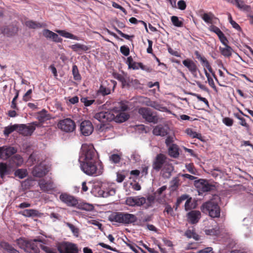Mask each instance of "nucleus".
<instances>
[{
  "label": "nucleus",
  "instance_id": "obj_1",
  "mask_svg": "<svg viewBox=\"0 0 253 253\" xmlns=\"http://www.w3.org/2000/svg\"><path fill=\"white\" fill-rule=\"evenodd\" d=\"M108 219L111 222L124 224L134 223L137 220L135 215L125 212H114L109 216Z\"/></svg>",
  "mask_w": 253,
  "mask_h": 253
},
{
  "label": "nucleus",
  "instance_id": "obj_2",
  "mask_svg": "<svg viewBox=\"0 0 253 253\" xmlns=\"http://www.w3.org/2000/svg\"><path fill=\"white\" fill-rule=\"evenodd\" d=\"M80 167L82 170L89 176H97L102 174V168L101 166L98 168L95 161L81 162Z\"/></svg>",
  "mask_w": 253,
  "mask_h": 253
},
{
  "label": "nucleus",
  "instance_id": "obj_3",
  "mask_svg": "<svg viewBox=\"0 0 253 253\" xmlns=\"http://www.w3.org/2000/svg\"><path fill=\"white\" fill-rule=\"evenodd\" d=\"M96 151L92 144H84L81 147L79 161H95Z\"/></svg>",
  "mask_w": 253,
  "mask_h": 253
},
{
  "label": "nucleus",
  "instance_id": "obj_4",
  "mask_svg": "<svg viewBox=\"0 0 253 253\" xmlns=\"http://www.w3.org/2000/svg\"><path fill=\"white\" fill-rule=\"evenodd\" d=\"M93 117L103 124L100 126L99 130L102 131H106L107 129H109L110 127L104 124L113 121V119H114V115L113 114L112 110L96 113L94 115Z\"/></svg>",
  "mask_w": 253,
  "mask_h": 253
},
{
  "label": "nucleus",
  "instance_id": "obj_5",
  "mask_svg": "<svg viewBox=\"0 0 253 253\" xmlns=\"http://www.w3.org/2000/svg\"><path fill=\"white\" fill-rule=\"evenodd\" d=\"M202 211L212 218L218 217L220 216V208L217 203L213 201H209L203 204L201 207Z\"/></svg>",
  "mask_w": 253,
  "mask_h": 253
},
{
  "label": "nucleus",
  "instance_id": "obj_6",
  "mask_svg": "<svg viewBox=\"0 0 253 253\" xmlns=\"http://www.w3.org/2000/svg\"><path fill=\"white\" fill-rule=\"evenodd\" d=\"M138 113L149 123L156 124L158 122L159 117L155 112H153L150 108L141 107L138 110Z\"/></svg>",
  "mask_w": 253,
  "mask_h": 253
},
{
  "label": "nucleus",
  "instance_id": "obj_7",
  "mask_svg": "<svg viewBox=\"0 0 253 253\" xmlns=\"http://www.w3.org/2000/svg\"><path fill=\"white\" fill-rule=\"evenodd\" d=\"M127 109V107L126 105H121L119 110L117 108H114L112 110V113L114 115L113 121L117 123H122L126 121L129 118V115L124 111Z\"/></svg>",
  "mask_w": 253,
  "mask_h": 253
},
{
  "label": "nucleus",
  "instance_id": "obj_8",
  "mask_svg": "<svg viewBox=\"0 0 253 253\" xmlns=\"http://www.w3.org/2000/svg\"><path fill=\"white\" fill-rule=\"evenodd\" d=\"M57 126L59 128L66 132H73L76 128L75 122L70 118L59 121Z\"/></svg>",
  "mask_w": 253,
  "mask_h": 253
},
{
  "label": "nucleus",
  "instance_id": "obj_9",
  "mask_svg": "<svg viewBox=\"0 0 253 253\" xmlns=\"http://www.w3.org/2000/svg\"><path fill=\"white\" fill-rule=\"evenodd\" d=\"M40 123L35 122L29 126L22 124L18 125V131L24 136L31 135L36 129V126H40Z\"/></svg>",
  "mask_w": 253,
  "mask_h": 253
},
{
  "label": "nucleus",
  "instance_id": "obj_10",
  "mask_svg": "<svg viewBox=\"0 0 253 253\" xmlns=\"http://www.w3.org/2000/svg\"><path fill=\"white\" fill-rule=\"evenodd\" d=\"M194 185L199 189V192L200 191L203 192L211 191L214 190L215 188L214 185L203 179L195 180Z\"/></svg>",
  "mask_w": 253,
  "mask_h": 253
},
{
  "label": "nucleus",
  "instance_id": "obj_11",
  "mask_svg": "<svg viewBox=\"0 0 253 253\" xmlns=\"http://www.w3.org/2000/svg\"><path fill=\"white\" fill-rule=\"evenodd\" d=\"M57 249L60 253H73L78 250L76 244L67 242L59 243Z\"/></svg>",
  "mask_w": 253,
  "mask_h": 253
},
{
  "label": "nucleus",
  "instance_id": "obj_12",
  "mask_svg": "<svg viewBox=\"0 0 253 253\" xmlns=\"http://www.w3.org/2000/svg\"><path fill=\"white\" fill-rule=\"evenodd\" d=\"M59 199L69 207L77 208L79 204L78 200L76 198L65 193L60 194Z\"/></svg>",
  "mask_w": 253,
  "mask_h": 253
},
{
  "label": "nucleus",
  "instance_id": "obj_13",
  "mask_svg": "<svg viewBox=\"0 0 253 253\" xmlns=\"http://www.w3.org/2000/svg\"><path fill=\"white\" fill-rule=\"evenodd\" d=\"M126 204L131 207H140L146 203V199L143 197L135 196L127 197Z\"/></svg>",
  "mask_w": 253,
  "mask_h": 253
},
{
  "label": "nucleus",
  "instance_id": "obj_14",
  "mask_svg": "<svg viewBox=\"0 0 253 253\" xmlns=\"http://www.w3.org/2000/svg\"><path fill=\"white\" fill-rule=\"evenodd\" d=\"M167 157L162 154L157 155L153 163V168L156 171H159L164 167L166 163Z\"/></svg>",
  "mask_w": 253,
  "mask_h": 253
},
{
  "label": "nucleus",
  "instance_id": "obj_15",
  "mask_svg": "<svg viewBox=\"0 0 253 253\" xmlns=\"http://www.w3.org/2000/svg\"><path fill=\"white\" fill-rule=\"evenodd\" d=\"M16 152V149L13 147H7L6 146L0 147V158L5 160Z\"/></svg>",
  "mask_w": 253,
  "mask_h": 253
},
{
  "label": "nucleus",
  "instance_id": "obj_16",
  "mask_svg": "<svg viewBox=\"0 0 253 253\" xmlns=\"http://www.w3.org/2000/svg\"><path fill=\"white\" fill-rule=\"evenodd\" d=\"M93 127L89 121H84L80 125V131L84 136H88L92 133Z\"/></svg>",
  "mask_w": 253,
  "mask_h": 253
},
{
  "label": "nucleus",
  "instance_id": "obj_17",
  "mask_svg": "<svg viewBox=\"0 0 253 253\" xmlns=\"http://www.w3.org/2000/svg\"><path fill=\"white\" fill-rule=\"evenodd\" d=\"M35 242L44 243L43 240L41 239H35L28 241V244L25 252L30 253H38L39 249Z\"/></svg>",
  "mask_w": 253,
  "mask_h": 253
},
{
  "label": "nucleus",
  "instance_id": "obj_18",
  "mask_svg": "<svg viewBox=\"0 0 253 253\" xmlns=\"http://www.w3.org/2000/svg\"><path fill=\"white\" fill-rule=\"evenodd\" d=\"M47 172V171L44 165L40 164L34 168L32 170V174L34 176L42 177L45 175Z\"/></svg>",
  "mask_w": 253,
  "mask_h": 253
},
{
  "label": "nucleus",
  "instance_id": "obj_19",
  "mask_svg": "<svg viewBox=\"0 0 253 253\" xmlns=\"http://www.w3.org/2000/svg\"><path fill=\"white\" fill-rule=\"evenodd\" d=\"M201 216V214L199 211H192L187 213V217L189 222L194 224L198 222Z\"/></svg>",
  "mask_w": 253,
  "mask_h": 253
},
{
  "label": "nucleus",
  "instance_id": "obj_20",
  "mask_svg": "<svg viewBox=\"0 0 253 253\" xmlns=\"http://www.w3.org/2000/svg\"><path fill=\"white\" fill-rule=\"evenodd\" d=\"M14 171L13 168L5 164L0 163V176L3 179L6 175H10Z\"/></svg>",
  "mask_w": 253,
  "mask_h": 253
},
{
  "label": "nucleus",
  "instance_id": "obj_21",
  "mask_svg": "<svg viewBox=\"0 0 253 253\" xmlns=\"http://www.w3.org/2000/svg\"><path fill=\"white\" fill-rule=\"evenodd\" d=\"M153 133L155 135L165 136L168 133V127L161 125H158L155 127Z\"/></svg>",
  "mask_w": 253,
  "mask_h": 253
},
{
  "label": "nucleus",
  "instance_id": "obj_22",
  "mask_svg": "<svg viewBox=\"0 0 253 253\" xmlns=\"http://www.w3.org/2000/svg\"><path fill=\"white\" fill-rule=\"evenodd\" d=\"M182 63L189 69L194 76H196V72L198 70V68L196 65L192 60L186 59L182 61Z\"/></svg>",
  "mask_w": 253,
  "mask_h": 253
},
{
  "label": "nucleus",
  "instance_id": "obj_23",
  "mask_svg": "<svg viewBox=\"0 0 253 253\" xmlns=\"http://www.w3.org/2000/svg\"><path fill=\"white\" fill-rule=\"evenodd\" d=\"M174 170L172 164L167 163L165 164L162 170V174L163 177L169 178L171 175V172Z\"/></svg>",
  "mask_w": 253,
  "mask_h": 253
},
{
  "label": "nucleus",
  "instance_id": "obj_24",
  "mask_svg": "<svg viewBox=\"0 0 253 253\" xmlns=\"http://www.w3.org/2000/svg\"><path fill=\"white\" fill-rule=\"evenodd\" d=\"M41 189L44 192H47L53 189V183L51 181H46L44 179H41L39 182Z\"/></svg>",
  "mask_w": 253,
  "mask_h": 253
},
{
  "label": "nucleus",
  "instance_id": "obj_25",
  "mask_svg": "<svg viewBox=\"0 0 253 253\" xmlns=\"http://www.w3.org/2000/svg\"><path fill=\"white\" fill-rule=\"evenodd\" d=\"M20 213L26 217H40L41 213L37 210L27 209L20 212Z\"/></svg>",
  "mask_w": 253,
  "mask_h": 253
},
{
  "label": "nucleus",
  "instance_id": "obj_26",
  "mask_svg": "<svg viewBox=\"0 0 253 253\" xmlns=\"http://www.w3.org/2000/svg\"><path fill=\"white\" fill-rule=\"evenodd\" d=\"M37 119L40 123H43L50 120L51 116L45 109H43L38 113Z\"/></svg>",
  "mask_w": 253,
  "mask_h": 253
},
{
  "label": "nucleus",
  "instance_id": "obj_27",
  "mask_svg": "<svg viewBox=\"0 0 253 253\" xmlns=\"http://www.w3.org/2000/svg\"><path fill=\"white\" fill-rule=\"evenodd\" d=\"M179 148L177 145L171 144L168 149L169 154L170 157L177 158L179 156Z\"/></svg>",
  "mask_w": 253,
  "mask_h": 253
},
{
  "label": "nucleus",
  "instance_id": "obj_28",
  "mask_svg": "<svg viewBox=\"0 0 253 253\" xmlns=\"http://www.w3.org/2000/svg\"><path fill=\"white\" fill-rule=\"evenodd\" d=\"M219 50L221 54L225 57H229L232 55L233 49L228 45H225L224 47H219Z\"/></svg>",
  "mask_w": 253,
  "mask_h": 253
},
{
  "label": "nucleus",
  "instance_id": "obj_29",
  "mask_svg": "<svg viewBox=\"0 0 253 253\" xmlns=\"http://www.w3.org/2000/svg\"><path fill=\"white\" fill-rule=\"evenodd\" d=\"M74 51L78 52L79 51H86L89 49V47L84 44L76 43L69 46Z\"/></svg>",
  "mask_w": 253,
  "mask_h": 253
},
{
  "label": "nucleus",
  "instance_id": "obj_30",
  "mask_svg": "<svg viewBox=\"0 0 253 253\" xmlns=\"http://www.w3.org/2000/svg\"><path fill=\"white\" fill-rule=\"evenodd\" d=\"M56 32L57 33H58L60 35H61V36H62L63 37L71 39H73V40H77V41H79L80 40L79 38L78 37L76 36H75L69 32H67L65 31L58 30H56Z\"/></svg>",
  "mask_w": 253,
  "mask_h": 253
},
{
  "label": "nucleus",
  "instance_id": "obj_31",
  "mask_svg": "<svg viewBox=\"0 0 253 253\" xmlns=\"http://www.w3.org/2000/svg\"><path fill=\"white\" fill-rule=\"evenodd\" d=\"M25 25L29 28L34 29H39L42 27L43 26V24L32 20H28L26 21Z\"/></svg>",
  "mask_w": 253,
  "mask_h": 253
},
{
  "label": "nucleus",
  "instance_id": "obj_32",
  "mask_svg": "<svg viewBox=\"0 0 253 253\" xmlns=\"http://www.w3.org/2000/svg\"><path fill=\"white\" fill-rule=\"evenodd\" d=\"M1 246L3 249L6 251L8 253H19V251L15 249L12 246L7 243H2Z\"/></svg>",
  "mask_w": 253,
  "mask_h": 253
},
{
  "label": "nucleus",
  "instance_id": "obj_33",
  "mask_svg": "<svg viewBox=\"0 0 253 253\" xmlns=\"http://www.w3.org/2000/svg\"><path fill=\"white\" fill-rule=\"evenodd\" d=\"M2 33L7 36H12L15 33L14 28L11 26H6L3 27L1 30Z\"/></svg>",
  "mask_w": 253,
  "mask_h": 253
},
{
  "label": "nucleus",
  "instance_id": "obj_34",
  "mask_svg": "<svg viewBox=\"0 0 253 253\" xmlns=\"http://www.w3.org/2000/svg\"><path fill=\"white\" fill-rule=\"evenodd\" d=\"M18 125H14L13 126H8L5 127L3 131V133L5 136H8L9 134L14 131V130H18Z\"/></svg>",
  "mask_w": 253,
  "mask_h": 253
},
{
  "label": "nucleus",
  "instance_id": "obj_35",
  "mask_svg": "<svg viewBox=\"0 0 253 253\" xmlns=\"http://www.w3.org/2000/svg\"><path fill=\"white\" fill-rule=\"evenodd\" d=\"M14 175L20 179H23L27 175V170L23 169H18L15 171Z\"/></svg>",
  "mask_w": 253,
  "mask_h": 253
},
{
  "label": "nucleus",
  "instance_id": "obj_36",
  "mask_svg": "<svg viewBox=\"0 0 253 253\" xmlns=\"http://www.w3.org/2000/svg\"><path fill=\"white\" fill-rule=\"evenodd\" d=\"M234 1L236 5L239 8L246 11H248L250 9V7L245 4L243 1L240 0H234Z\"/></svg>",
  "mask_w": 253,
  "mask_h": 253
},
{
  "label": "nucleus",
  "instance_id": "obj_37",
  "mask_svg": "<svg viewBox=\"0 0 253 253\" xmlns=\"http://www.w3.org/2000/svg\"><path fill=\"white\" fill-rule=\"evenodd\" d=\"M110 93V89L103 85H101L99 87V89L97 91V93L98 94H101L103 96L109 94Z\"/></svg>",
  "mask_w": 253,
  "mask_h": 253
},
{
  "label": "nucleus",
  "instance_id": "obj_38",
  "mask_svg": "<svg viewBox=\"0 0 253 253\" xmlns=\"http://www.w3.org/2000/svg\"><path fill=\"white\" fill-rule=\"evenodd\" d=\"M188 196L187 195L184 194L181 196L179 198H178L177 199V201L175 204V205L173 206V208L174 209L175 211H176L178 207L180 205V204L182 202V201L186 200L187 199H188Z\"/></svg>",
  "mask_w": 253,
  "mask_h": 253
},
{
  "label": "nucleus",
  "instance_id": "obj_39",
  "mask_svg": "<svg viewBox=\"0 0 253 253\" xmlns=\"http://www.w3.org/2000/svg\"><path fill=\"white\" fill-rule=\"evenodd\" d=\"M109 161L113 164H118L121 161V156L118 154H113L109 156Z\"/></svg>",
  "mask_w": 253,
  "mask_h": 253
},
{
  "label": "nucleus",
  "instance_id": "obj_40",
  "mask_svg": "<svg viewBox=\"0 0 253 253\" xmlns=\"http://www.w3.org/2000/svg\"><path fill=\"white\" fill-rule=\"evenodd\" d=\"M66 225L70 228V229L71 230L72 232L73 233V234L76 236L78 237L79 233V230L78 228H77L75 226H74L73 224L67 222L66 223Z\"/></svg>",
  "mask_w": 253,
  "mask_h": 253
},
{
  "label": "nucleus",
  "instance_id": "obj_41",
  "mask_svg": "<svg viewBox=\"0 0 253 253\" xmlns=\"http://www.w3.org/2000/svg\"><path fill=\"white\" fill-rule=\"evenodd\" d=\"M28 241L25 240L22 238H19L16 240V243L19 247L23 249L25 251Z\"/></svg>",
  "mask_w": 253,
  "mask_h": 253
},
{
  "label": "nucleus",
  "instance_id": "obj_42",
  "mask_svg": "<svg viewBox=\"0 0 253 253\" xmlns=\"http://www.w3.org/2000/svg\"><path fill=\"white\" fill-rule=\"evenodd\" d=\"M12 161L17 166H20L23 162V158L19 155H15L12 158Z\"/></svg>",
  "mask_w": 253,
  "mask_h": 253
},
{
  "label": "nucleus",
  "instance_id": "obj_43",
  "mask_svg": "<svg viewBox=\"0 0 253 253\" xmlns=\"http://www.w3.org/2000/svg\"><path fill=\"white\" fill-rule=\"evenodd\" d=\"M186 132L188 135L192 138H197L201 139V137H202L200 134L197 133L196 132L193 131L191 128H187L186 130Z\"/></svg>",
  "mask_w": 253,
  "mask_h": 253
},
{
  "label": "nucleus",
  "instance_id": "obj_44",
  "mask_svg": "<svg viewBox=\"0 0 253 253\" xmlns=\"http://www.w3.org/2000/svg\"><path fill=\"white\" fill-rule=\"evenodd\" d=\"M72 74L74 76V79L75 80L78 81L81 79V76L79 74L78 67L76 65H74L72 68Z\"/></svg>",
  "mask_w": 253,
  "mask_h": 253
},
{
  "label": "nucleus",
  "instance_id": "obj_45",
  "mask_svg": "<svg viewBox=\"0 0 253 253\" xmlns=\"http://www.w3.org/2000/svg\"><path fill=\"white\" fill-rule=\"evenodd\" d=\"M171 20L172 24L175 26L181 27L183 26V22L181 21H180L177 16H172L171 17Z\"/></svg>",
  "mask_w": 253,
  "mask_h": 253
},
{
  "label": "nucleus",
  "instance_id": "obj_46",
  "mask_svg": "<svg viewBox=\"0 0 253 253\" xmlns=\"http://www.w3.org/2000/svg\"><path fill=\"white\" fill-rule=\"evenodd\" d=\"M77 208L85 211H91L93 207L91 205L88 204H84L82 205L79 203Z\"/></svg>",
  "mask_w": 253,
  "mask_h": 253
},
{
  "label": "nucleus",
  "instance_id": "obj_47",
  "mask_svg": "<svg viewBox=\"0 0 253 253\" xmlns=\"http://www.w3.org/2000/svg\"><path fill=\"white\" fill-rule=\"evenodd\" d=\"M234 116L240 121L239 124L244 126L249 127V125L247 124L245 119L242 117L239 114L236 113L234 114Z\"/></svg>",
  "mask_w": 253,
  "mask_h": 253
},
{
  "label": "nucleus",
  "instance_id": "obj_48",
  "mask_svg": "<svg viewBox=\"0 0 253 253\" xmlns=\"http://www.w3.org/2000/svg\"><path fill=\"white\" fill-rule=\"evenodd\" d=\"M173 209L174 208H172L169 205L166 204L164 212H166L168 214H169L171 216H174L175 214L173 211Z\"/></svg>",
  "mask_w": 253,
  "mask_h": 253
},
{
  "label": "nucleus",
  "instance_id": "obj_49",
  "mask_svg": "<svg viewBox=\"0 0 253 253\" xmlns=\"http://www.w3.org/2000/svg\"><path fill=\"white\" fill-rule=\"evenodd\" d=\"M123 87L130 85V79L127 75H125L123 80L121 81Z\"/></svg>",
  "mask_w": 253,
  "mask_h": 253
},
{
  "label": "nucleus",
  "instance_id": "obj_50",
  "mask_svg": "<svg viewBox=\"0 0 253 253\" xmlns=\"http://www.w3.org/2000/svg\"><path fill=\"white\" fill-rule=\"evenodd\" d=\"M116 191L114 189L112 188L108 191H103L102 192V197L106 198L109 196H113L115 195Z\"/></svg>",
  "mask_w": 253,
  "mask_h": 253
},
{
  "label": "nucleus",
  "instance_id": "obj_51",
  "mask_svg": "<svg viewBox=\"0 0 253 253\" xmlns=\"http://www.w3.org/2000/svg\"><path fill=\"white\" fill-rule=\"evenodd\" d=\"M155 197L153 195H149L148 196L147 198V202H146V208H148L152 206V204L154 203L155 201Z\"/></svg>",
  "mask_w": 253,
  "mask_h": 253
},
{
  "label": "nucleus",
  "instance_id": "obj_52",
  "mask_svg": "<svg viewBox=\"0 0 253 253\" xmlns=\"http://www.w3.org/2000/svg\"><path fill=\"white\" fill-rule=\"evenodd\" d=\"M195 54L196 56V58L200 60L203 65L209 62L204 57L201 55L198 51H195Z\"/></svg>",
  "mask_w": 253,
  "mask_h": 253
},
{
  "label": "nucleus",
  "instance_id": "obj_53",
  "mask_svg": "<svg viewBox=\"0 0 253 253\" xmlns=\"http://www.w3.org/2000/svg\"><path fill=\"white\" fill-rule=\"evenodd\" d=\"M205 232L207 235H217L219 233V231L218 228L216 229V228H215L212 229L206 230Z\"/></svg>",
  "mask_w": 253,
  "mask_h": 253
},
{
  "label": "nucleus",
  "instance_id": "obj_54",
  "mask_svg": "<svg viewBox=\"0 0 253 253\" xmlns=\"http://www.w3.org/2000/svg\"><path fill=\"white\" fill-rule=\"evenodd\" d=\"M81 100L85 106H89L94 102V100H89L87 97H83L81 98Z\"/></svg>",
  "mask_w": 253,
  "mask_h": 253
},
{
  "label": "nucleus",
  "instance_id": "obj_55",
  "mask_svg": "<svg viewBox=\"0 0 253 253\" xmlns=\"http://www.w3.org/2000/svg\"><path fill=\"white\" fill-rule=\"evenodd\" d=\"M129 21L132 23V24H136L138 23V22H141L144 26L145 27V30L147 32H148V30L147 29V24L146 23L143 21H138L134 17H131L129 19Z\"/></svg>",
  "mask_w": 253,
  "mask_h": 253
},
{
  "label": "nucleus",
  "instance_id": "obj_56",
  "mask_svg": "<svg viewBox=\"0 0 253 253\" xmlns=\"http://www.w3.org/2000/svg\"><path fill=\"white\" fill-rule=\"evenodd\" d=\"M115 30L117 31V32L123 38H124L128 40L131 41V38H133L134 36H129L128 35L125 34L123 33L121 31L119 30L117 28H115Z\"/></svg>",
  "mask_w": 253,
  "mask_h": 253
},
{
  "label": "nucleus",
  "instance_id": "obj_57",
  "mask_svg": "<svg viewBox=\"0 0 253 253\" xmlns=\"http://www.w3.org/2000/svg\"><path fill=\"white\" fill-rule=\"evenodd\" d=\"M40 247L41 249L43 251H44L46 253H56L54 249L50 248L48 247L42 245H41Z\"/></svg>",
  "mask_w": 253,
  "mask_h": 253
},
{
  "label": "nucleus",
  "instance_id": "obj_58",
  "mask_svg": "<svg viewBox=\"0 0 253 253\" xmlns=\"http://www.w3.org/2000/svg\"><path fill=\"white\" fill-rule=\"evenodd\" d=\"M120 51L125 56H126L129 54V48L126 45L122 46L120 48Z\"/></svg>",
  "mask_w": 253,
  "mask_h": 253
},
{
  "label": "nucleus",
  "instance_id": "obj_59",
  "mask_svg": "<svg viewBox=\"0 0 253 253\" xmlns=\"http://www.w3.org/2000/svg\"><path fill=\"white\" fill-rule=\"evenodd\" d=\"M223 123L227 126H230L233 125V120L228 117H225L223 119Z\"/></svg>",
  "mask_w": 253,
  "mask_h": 253
},
{
  "label": "nucleus",
  "instance_id": "obj_60",
  "mask_svg": "<svg viewBox=\"0 0 253 253\" xmlns=\"http://www.w3.org/2000/svg\"><path fill=\"white\" fill-rule=\"evenodd\" d=\"M229 19L230 24L232 25L234 28L237 30H240L241 29V28L240 26L238 25V24H237L235 21L232 20L230 14L229 15Z\"/></svg>",
  "mask_w": 253,
  "mask_h": 253
},
{
  "label": "nucleus",
  "instance_id": "obj_61",
  "mask_svg": "<svg viewBox=\"0 0 253 253\" xmlns=\"http://www.w3.org/2000/svg\"><path fill=\"white\" fill-rule=\"evenodd\" d=\"M53 33V32L47 29H45L43 31V36L47 38L51 39Z\"/></svg>",
  "mask_w": 253,
  "mask_h": 253
},
{
  "label": "nucleus",
  "instance_id": "obj_62",
  "mask_svg": "<svg viewBox=\"0 0 253 253\" xmlns=\"http://www.w3.org/2000/svg\"><path fill=\"white\" fill-rule=\"evenodd\" d=\"M178 7L180 10H184L186 7V2L183 0H180L177 3Z\"/></svg>",
  "mask_w": 253,
  "mask_h": 253
},
{
  "label": "nucleus",
  "instance_id": "obj_63",
  "mask_svg": "<svg viewBox=\"0 0 253 253\" xmlns=\"http://www.w3.org/2000/svg\"><path fill=\"white\" fill-rule=\"evenodd\" d=\"M174 141V136H169L166 139L165 143L167 146H169L171 144H173L172 143Z\"/></svg>",
  "mask_w": 253,
  "mask_h": 253
},
{
  "label": "nucleus",
  "instance_id": "obj_64",
  "mask_svg": "<svg viewBox=\"0 0 253 253\" xmlns=\"http://www.w3.org/2000/svg\"><path fill=\"white\" fill-rule=\"evenodd\" d=\"M210 31L215 33L217 35H219V33L221 32L219 28L214 25L210 26Z\"/></svg>",
  "mask_w": 253,
  "mask_h": 253
}]
</instances>
